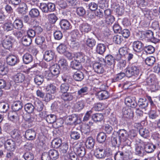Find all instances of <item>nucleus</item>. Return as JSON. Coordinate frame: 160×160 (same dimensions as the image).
I'll use <instances>...</instances> for the list:
<instances>
[{
  "mask_svg": "<svg viewBox=\"0 0 160 160\" xmlns=\"http://www.w3.org/2000/svg\"><path fill=\"white\" fill-rule=\"evenodd\" d=\"M125 70L126 77L128 78L133 76L137 77L140 74L141 68L137 63H135L128 66Z\"/></svg>",
  "mask_w": 160,
  "mask_h": 160,
  "instance_id": "f257e3e1",
  "label": "nucleus"
},
{
  "mask_svg": "<svg viewBox=\"0 0 160 160\" xmlns=\"http://www.w3.org/2000/svg\"><path fill=\"white\" fill-rule=\"evenodd\" d=\"M143 44L142 42L139 41H135L132 44L133 49L134 52H140L143 49Z\"/></svg>",
  "mask_w": 160,
  "mask_h": 160,
  "instance_id": "f3484780",
  "label": "nucleus"
},
{
  "mask_svg": "<svg viewBox=\"0 0 160 160\" xmlns=\"http://www.w3.org/2000/svg\"><path fill=\"white\" fill-rule=\"evenodd\" d=\"M141 10L145 17L149 20L160 18L159 13L157 9H150L145 8H141Z\"/></svg>",
  "mask_w": 160,
  "mask_h": 160,
  "instance_id": "20e7f679",
  "label": "nucleus"
},
{
  "mask_svg": "<svg viewBox=\"0 0 160 160\" xmlns=\"http://www.w3.org/2000/svg\"><path fill=\"white\" fill-rule=\"evenodd\" d=\"M97 96L99 100H102L108 98L109 97V93L106 90H102L98 92Z\"/></svg>",
  "mask_w": 160,
  "mask_h": 160,
  "instance_id": "2f4dec72",
  "label": "nucleus"
},
{
  "mask_svg": "<svg viewBox=\"0 0 160 160\" xmlns=\"http://www.w3.org/2000/svg\"><path fill=\"white\" fill-rule=\"evenodd\" d=\"M122 113L123 117L125 118L127 123L130 124L134 117L133 111L129 107H123L122 110Z\"/></svg>",
  "mask_w": 160,
  "mask_h": 160,
  "instance_id": "39448f33",
  "label": "nucleus"
},
{
  "mask_svg": "<svg viewBox=\"0 0 160 160\" xmlns=\"http://www.w3.org/2000/svg\"><path fill=\"white\" fill-rule=\"evenodd\" d=\"M58 65L59 66L60 68L63 71H65L68 69V64L67 60L64 58H61L58 61Z\"/></svg>",
  "mask_w": 160,
  "mask_h": 160,
  "instance_id": "473e14b6",
  "label": "nucleus"
},
{
  "mask_svg": "<svg viewBox=\"0 0 160 160\" xmlns=\"http://www.w3.org/2000/svg\"><path fill=\"white\" fill-rule=\"evenodd\" d=\"M114 160H123L125 157L123 152L118 151L114 153Z\"/></svg>",
  "mask_w": 160,
  "mask_h": 160,
  "instance_id": "09e8293b",
  "label": "nucleus"
},
{
  "mask_svg": "<svg viewBox=\"0 0 160 160\" xmlns=\"http://www.w3.org/2000/svg\"><path fill=\"white\" fill-rule=\"evenodd\" d=\"M4 148L5 150L10 152L14 151L16 148L15 141L13 140L8 139L5 140L4 143Z\"/></svg>",
  "mask_w": 160,
  "mask_h": 160,
  "instance_id": "1a4fd4ad",
  "label": "nucleus"
},
{
  "mask_svg": "<svg viewBox=\"0 0 160 160\" xmlns=\"http://www.w3.org/2000/svg\"><path fill=\"white\" fill-rule=\"evenodd\" d=\"M92 118L95 122H100L103 120V116L101 113H95L92 115Z\"/></svg>",
  "mask_w": 160,
  "mask_h": 160,
  "instance_id": "13d9d810",
  "label": "nucleus"
},
{
  "mask_svg": "<svg viewBox=\"0 0 160 160\" xmlns=\"http://www.w3.org/2000/svg\"><path fill=\"white\" fill-rule=\"evenodd\" d=\"M11 136L17 142L20 143L22 142L21 135L17 129H14L11 131Z\"/></svg>",
  "mask_w": 160,
  "mask_h": 160,
  "instance_id": "5701e85b",
  "label": "nucleus"
},
{
  "mask_svg": "<svg viewBox=\"0 0 160 160\" xmlns=\"http://www.w3.org/2000/svg\"><path fill=\"white\" fill-rule=\"evenodd\" d=\"M2 27L5 32H8L13 30V23L11 21H8L4 23L0 22V27Z\"/></svg>",
  "mask_w": 160,
  "mask_h": 160,
  "instance_id": "a878e982",
  "label": "nucleus"
},
{
  "mask_svg": "<svg viewBox=\"0 0 160 160\" xmlns=\"http://www.w3.org/2000/svg\"><path fill=\"white\" fill-rule=\"evenodd\" d=\"M62 78L63 81L69 85L71 84L73 82V80L72 77L68 74H64L62 76Z\"/></svg>",
  "mask_w": 160,
  "mask_h": 160,
  "instance_id": "37998d69",
  "label": "nucleus"
},
{
  "mask_svg": "<svg viewBox=\"0 0 160 160\" xmlns=\"http://www.w3.org/2000/svg\"><path fill=\"white\" fill-rule=\"evenodd\" d=\"M36 133L32 129H28L25 132L24 137L27 140L31 141L34 140L36 137Z\"/></svg>",
  "mask_w": 160,
  "mask_h": 160,
  "instance_id": "dca6fc26",
  "label": "nucleus"
},
{
  "mask_svg": "<svg viewBox=\"0 0 160 160\" xmlns=\"http://www.w3.org/2000/svg\"><path fill=\"white\" fill-rule=\"evenodd\" d=\"M19 7L17 8V11L19 13L25 14L28 8H31L27 4L22 2L19 4Z\"/></svg>",
  "mask_w": 160,
  "mask_h": 160,
  "instance_id": "393cba45",
  "label": "nucleus"
},
{
  "mask_svg": "<svg viewBox=\"0 0 160 160\" xmlns=\"http://www.w3.org/2000/svg\"><path fill=\"white\" fill-rule=\"evenodd\" d=\"M139 132L140 136L145 138V139L149 136V131L148 129L145 128H140Z\"/></svg>",
  "mask_w": 160,
  "mask_h": 160,
  "instance_id": "680f3d73",
  "label": "nucleus"
},
{
  "mask_svg": "<svg viewBox=\"0 0 160 160\" xmlns=\"http://www.w3.org/2000/svg\"><path fill=\"white\" fill-rule=\"evenodd\" d=\"M67 49V47L66 43H61L57 48L58 52L61 54H64Z\"/></svg>",
  "mask_w": 160,
  "mask_h": 160,
  "instance_id": "49530a36",
  "label": "nucleus"
},
{
  "mask_svg": "<svg viewBox=\"0 0 160 160\" xmlns=\"http://www.w3.org/2000/svg\"><path fill=\"white\" fill-rule=\"evenodd\" d=\"M66 120L68 122V123L73 125H76L80 122L78 115L76 114H73L68 116Z\"/></svg>",
  "mask_w": 160,
  "mask_h": 160,
  "instance_id": "4468645a",
  "label": "nucleus"
},
{
  "mask_svg": "<svg viewBox=\"0 0 160 160\" xmlns=\"http://www.w3.org/2000/svg\"><path fill=\"white\" fill-rule=\"evenodd\" d=\"M69 146L68 144L65 143H62L61 146L59 148V150L61 154H64L68 152Z\"/></svg>",
  "mask_w": 160,
  "mask_h": 160,
  "instance_id": "6e6d98bb",
  "label": "nucleus"
},
{
  "mask_svg": "<svg viewBox=\"0 0 160 160\" xmlns=\"http://www.w3.org/2000/svg\"><path fill=\"white\" fill-rule=\"evenodd\" d=\"M89 88L86 86L82 87L77 91V98L84 97V96L87 95L88 93Z\"/></svg>",
  "mask_w": 160,
  "mask_h": 160,
  "instance_id": "412c9836",
  "label": "nucleus"
},
{
  "mask_svg": "<svg viewBox=\"0 0 160 160\" xmlns=\"http://www.w3.org/2000/svg\"><path fill=\"white\" fill-rule=\"evenodd\" d=\"M126 76V73H125L122 72H121L116 75L115 76L111 79L112 82H116L119 81L122 79Z\"/></svg>",
  "mask_w": 160,
  "mask_h": 160,
  "instance_id": "8fccbe9b",
  "label": "nucleus"
},
{
  "mask_svg": "<svg viewBox=\"0 0 160 160\" xmlns=\"http://www.w3.org/2000/svg\"><path fill=\"white\" fill-rule=\"evenodd\" d=\"M22 42L25 46H28L32 42V39L27 36H25L22 38Z\"/></svg>",
  "mask_w": 160,
  "mask_h": 160,
  "instance_id": "5fc2aeb1",
  "label": "nucleus"
},
{
  "mask_svg": "<svg viewBox=\"0 0 160 160\" xmlns=\"http://www.w3.org/2000/svg\"><path fill=\"white\" fill-rule=\"evenodd\" d=\"M9 69L7 66L3 64H0V74L2 75H6Z\"/></svg>",
  "mask_w": 160,
  "mask_h": 160,
  "instance_id": "69168bd1",
  "label": "nucleus"
},
{
  "mask_svg": "<svg viewBox=\"0 0 160 160\" xmlns=\"http://www.w3.org/2000/svg\"><path fill=\"white\" fill-rule=\"evenodd\" d=\"M73 98L72 93L66 92L63 93L61 95V98L65 101H69L72 100Z\"/></svg>",
  "mask_w": 160,
  "mask_h": 160,
  "instance_id": "a19ab883",
  "label": "nucleus"
},
{
  "mask_svg": "<svg viewBox=\"0 0 160 160\" xmlns=\"http://www.w3.org/2000/svg\"><path fill=\"white\" fill-rule=\"evenodd\" d=\"M106 62L103 58H100L98 61H95L92 64L94 72L99 74H102L105 71Z\"/></svg>",
  "mask_w": 160,
  "mask_h": 160,
  "instance_id": "7ed1b4c3",
  "label": "nucleus"
},
{
  "mask_svg": "<svg viewBox=\"0 0 160 160\" xmlns=\"http://www.w3.org/2000/svg\"><path fill=\"white\" fill-rule=\"evenodd\" d=\"M109 123L115 128H117L118 121L116 118L113 115H111L108 120Z\"/></svg>",
  "mask_w": 160,
  "mask_h": 160,
  "instance_id": "e2e57ef3",
  "label": "nucleus"
},
{
  "mask_svg": "<svg viewBox=\"0 0 160 160\" xmlns=\"http://www.w3.org/2000/svg\"><path fill=\"white\" fill-rule=\"evenodd\" d=\"M136 98L134 96H128L124 99L125 104L128 107L135 108L137 106Z\"/></svg>",
  "mask_w": 160,
  "mask_h": 160,
  "instance_id": "9b49d317",
  "label": "nucleus"
},
{
  "mask_svg": "<svg viewBox=\"0 0 160 160\" xmlns=\"http://www.w3.org/2000/svg\"><path fill=\"white\" fill-rule=\"evenodd\" d=\"M95 140L92 137H88L85 142V145L87 148L92 149L94 145Z\"/></svg>",
  "mask_w": 160,
  "mask_h": 160,
  "instance_id": "58836bf2",
  "label": "nucleus"
},
{
  "mask_svg": "<svg viewBox=\"0 0 160 160\" xmlns=\"http://www.w3.org/2000/svg\"><path fill=\"white\" fill-rule=\"evenodd\" d=\"M106 49V46L105 44L102 43H99L97 45L96 51L97 53L102 55L105 52Z\"/></svg>",
  "mask_w": 160,
  "mask_h": 160,
  "instance_id": "4c0bfd02",
  "label": "nucleus"
},
{
  "mask_svg": "<svg viewBox=\"0 0 160 160\" xmlns=\"http://www.w3.org/2000/svg\"><path fill=\"white\" fill-rule=\"evenodd\" d=\"M65 105L63 103L62 101H58L52 103L51 106V108L53 111H57L61 112L64 110V107Z\"/></svg>",
  "mask_w": 160,
  "mask_h": 160,
  "instance_id": "f8f14e48",
  "label": "nucleus"
},
{
  "mask_svg": "<svg viewBox=\"0 0 160 160\" xmlns=\"http://www.w3.org/2000/svg\"><path fill=\"white\" fill-rule=\"evenodd\" d=\"M156 59L153 56L147 57L145 60V62L148 66H152L155 62Z\"/></svg>",
  "mask_w": 160,
  "mask_h": 160,
  "instance_id": "774afa93",
  "label": "nucleus"
},
{
  "mask_svg": "<svg viewBox=\"0 0 160 160\" xmlns=\"http://www.w3.org/2000/svg\"><path fill=\"white\" fill-rule=\"evenodd\" d=\"M59 66L57 64H54L52 66L50 69V70L56 78H57L60 73V68Z\"/></svg>",
  "mask_w": 160,
  "mask_h": 160,
  "instance_id": "c85d7f7f",
  "label": "nucleus"
},
{
  "mask_svg": "<svg viewBox=\"0 0 160 160\" xmlns=\"http://www.w3.org/2000/svg\"><path fill=\"white\" fill-rule=\"evenodd\" d=\"M33 57L32 55L28 53H26L22 56L23 62L25 64H28L32 62Z\"/></svg>",
  "mask_w": 160,
  "mask_h": 160,
  "instance_id": "7c9ffc66",
  "label": "nucleus"
},
{
  "mask_svg": "<svg viewBox=\"0 0 160 160\" xmlns=\"http://www.w3.org/2000/svg\"><path fill=\"white\" fill-rule=\"evenodd\" d=\"M157 78L155 75L152 74L150 76L146 79V82L147 85L150 86L153 83H154L157 80Z\"/></svg>",
  "mask_w": 160,
  "mask_h": 160,
  "instance_id": "de8ad7c7",
  "label": "nucleus"
},
{
  "mask_svg": "<svg viewBox=\"0 0 160 160\" xmlns=\"http://www.w3.org/2000/svg\"><path fill=\"white\" fill-rule=\"evenodd\" d=\"M13 80L16 83H25L26 81L25 75L21 73H18L13 76Z\"/></svg>",
  "mask_w": 160,
  "mask_h": 160,
  "instance_id": "a211bd4d",
  "label": "nucleus"
},
{
  "mask_svg": "<svg viewBox=\"0 0 160 160\" xmlns=\"http://www.w3.org/2000/svg\"><path fill=\"white\" fill-rule=\"evenodd\" d=\"M22 107V102L20 101L14 102L12 105V108L14 112H17Z\"/></svg>",
  "mask_w": 160,
  "mask_h": 160,
  "instance_id": "c9c22d12",
  "label": "nucleus"
},
{
  "mask_svg": "<svg viewBox=\"0 0 160 160\" xmlns=\"http://www.w3.org/2000/svg\"><path fill=\"white\" fill-rule=\"evenodd\" d=\"M14 41L13 38L11 36H6L2 42V46L5 49L10 50L12 48L13 42Z\"/></svg>",
  "mask_w": 160,
  "mask_h": 160,
  "instance_id": "ddd939ff",
  "label": "nucleus"
},
{
  "mask_svg": "<svg viewBox=\"0 0 160 160\" xmlns=\"http://www.w3.org/2000/svg\"><path fill=\"white\" fill-rule=\"evenodd\" d=\"M44 81L43 76L41 75H37L35 76L34 78V82L35 84L39 86L41 85Z\"/></svg>",
  "mask_w": 160,
  "mask_h": 160,
  "instance_id": "864d4df0",
  "label": "nucleus"
},
{
  "mask_svg": "<svg viewBox=\"0 0 160 160\" xmlns=\"http://www.w3.org/2000/svg\"><path fill=\"white\" fill-rule=\"evenodd\" d=\"M32 102L33 104L34 109H36L39 112L41 111L42 110L43 104L37 98H34Z\"/></svg>",
  "mask_w": 160,
  "mask_h": 160,
  "instance_id": "4be33fe9",
  "label": "nucleus"
},
{
  "mask_svg": "<svg viewBox=\"0 0 160 160\" xmlns=\"http://www.w3.org/2000/svg\"><path fill=\"white\" fill-rule=\"evenodd\" d=\"M52 159H56L59 157V153L58 151L52 149L49 150L48 153Z\"/></svg>",
  "mask_w": 160,
  "mask_h": 160,
  "instance_id": "bf43d9fd",
  "label": "nucleus"
},
{
  "mask_svg": "<svg viewBox=\"0 0 160 160\" xmlns=\"http://www.w3.org/2000/svg\"><path fill=\"white\" fill-rule=\"evenodd\" d=\"M118 136L120 142L124 144L130 145L131 142L128 139V133L124 129H119L117 132Z\"/></svg>",
  "mask_w": 160,
  "mask_h": 160,
  "instance_id": "423d86ee",
  "label": "nucleus"
},
{
  "mask_svg": "<svg viewBox=\"0 0 160 160\" xmlns=\"http://www.w3.org/2000/svg\"><path fill=\"white\" fill-rule=\"evenodd\" d=\"M19 115L18 114L17 112L13 111L10 112L8 114L9 119L12 122L16 123L19 119Z\"/></svg>",
  "mask_w": 160,
  "mask_h": 160,
  "instance_id": "bb28decb",
  "label": "nucleus"
},
{
  "mask_svg": "<svg viewBox=\"0 0 160 160\" xmlns=\"http://www.w3.org/2000/svg\"><path fill=\"white\" fill-rule=\"evenodd\" d=\"M106 64L110 66L111 68L113 69L115 64V58L111 55H108L105 57V59Z\"/></svg>",
  "mask_w": 160,
  "mask_h": 160,
  "instance_id": "b1692460",
  "label": "nucleus"
},
{
  "mask_svg": "<svg viewBox=\"0 0 160 160\" xmlns=\"http://www.w3.org/2000/svg\"><path fill=\"white\" fill-rule=\"evenodd\" d=\"M55 56V53L52 50L46 51L43 56L44 59L47 62H49L52 60Z\"/></svg>",
  "mask_w": 160,
  "mask_h": 160,
  "instance_id": "cd10ccee",
  "label": "nucleus"
},
{
  "mask_svg": "<svg viewBox=\"0 0 160 160\" xmlns=\"http://www.w3.org/2000/svg\"><path fill=\"white\" fill-rule=\"evenodd\" d=\"M84 106V101L82 100L78 101L75 104L74 109L76 112H79L82 110Z\"/></svg>",
  "mask_w": 160,
  "mask_h": 160,
  "instance_id": "4d7b16f0",
  "label": "nucleus"
},
{
  "mask_svg": "<svg viewBox=\"0 0 160 160\" xmlns=\"http://www.w3.org/2000/svg\"><path fill=\"white\" fill-rule=\"evenodd\" d=\"M106 133L101 132L98 134L97 136V139L99 142L102 143L104 142L106 140Z\"/></svg>",
  "mask_w": 160,
  "mask_h": 160,
  "instance_id": "603ef678",
  "label": "nucleus"
},
{
  "mask_svg": "<svg viewBox=\"0 0 160 160\" xmlns=\"http://www.w3.org/2000/svg\"><path fill=\"white\" fill-rule=\"evenodd\" d=\"M137 103L139 107L142 108H145L148 107V102L145 98H141L139 99Z\"/></svg>",
  "mask_w": 160,
  "mask_h": 160,
  "instance_id": "f704fd0d",
  "label": "nucleus"
},
{
  "mask_svg": "<svg viewBox=\"0 0 160 160\" xmlns=\"http://www.w3.org/2000/svg\"><path fill=\"white\" fill-rule=\"evenodd\" d=\"M84 74L81 72L78 71L73 75L74 79L76 81H81L84 78Z\"/></svg>",
  "mask_w": 160,
  "mask_h": 160,
  "instance_id": "79ce46f5",
  "label": "nucleus"
},
{
  "mask_svg": "<svg viewBox=\"0 0 160 160\" xmlns=\"http://www.w3.org/2000/svg\"><path fill=\"white\" fill-rule=\"evenodd\" d=\"M24 109L25 111L28 113H32L34 110L33 105L30 103L25 104L24 106Z\"/></svg>",
  "mask_w": 160,
  "mask_h": 160,
  "instance_id": "3c124183",
  "label": "nucleus"
},
{
  "mask_svg": "<svg viewBox=\"0 0 160 160\" xmlns=\"http://www.w3.org/2000/svg\"><path fill=\"white\" fill-rule=\"evenodd\" d=\"M111 8L118 15H121L124 12V7L120 6L118 2H114L111 4Z\"/></svg>",
  "mask_w": 160,
  "mask_h": 160,
  "instance_id": "2eb2a0df",
  "label": "nucleus"
},
{
  "mask_svg": "<svg viewBox=\"0 0 160 160\" xmlns=\"http://www.w3.org/2000/svg\"><path fill=\"white\" fill-rule=\"evenodd\" d=\"M75 153L80 158L83 157L85 155V148L82 146H78L75 148Z\"/></svg>",
  "mask_w": 160,
  "mask_h": 160,
  "instance_id": "e433bc0d",
  "label": "nucleus"
},
{
  "mask_svg": "<svg viewBox=\"0 0 160 160\" xmlns=\"http://www.w3.org/2000/svg\"><path fill=\"white\" fill-rule=\"evenodd\" d=\"M96 43V41L92 38H86L85 41L86 45L91 49L95 46Z\"/></svg>",
  "mask_w": 160,
  "mask_h": 160,
  "instance_id": "a18cd8bd",
  "label": "nucleus"
},
{
  "mask_svg": "<svg viewBox=\"0 0 160 160\" xmlns=\"http://www.w3.org/2000/svg\"><path fill=\"white\" fill-rule=\"evenodd\" d=\"M125 146L123 147L122 151L124 152L125 158L129 157L132 154L131 148L130 145L124 144Z\"/></svg>",
  "mask_w": 160,
  "mask_h": 160,
  "instance_id": "c03bdc74",
  "label": "nucleus"
},
{
  "mask_svg": "<svg viewBox=\"0 0 160 160\" xmlns=\"http://www.w3.org/2000/svg\"><path fill=\"white\" fill-rule=\"evenodd\" d=\"M56 119V116L54 114H50L46 115V120L48 123L52 124L55 123Z\"/></svg>",
  "mask_w": 160,
  "mask_h": 160,
  "instance_id": "052dcab7",
  "label": "nucleus"
},
{
  "mask_svg": "<svg viewBox=\"0 0 160 160\" xmlns=\"http://www.w3.org/2000/svg\"><path fill=\"white\" fill-rule=\"evenodd\" d=\"M43 75L48 80H54L56 78L50 70L45 71L44 72Z\"/></svg>",
  "mask_w": 160,
  "mask_h": 160,
  "instance_id": "338daca9",
  "label": "nucleus"
},
{
  "mask_svg": "<svg viewBox=\"0 0 160 160\" xmlns=\"http://www.w3.org/2000/svg\"><path fill=\"white\" fill-rule=\"evenodd\" d=\"M91 25L87 23H84L79 26V29L82 33H88L91 30Z\"/></svg>",
  "mask_w": 160,
  "mask_h": 160,
  "instance_id": "c756f323",
  "label": "nucleus"
},
{
  "mask_svg": "<svg viewBox=\"0 0 160 160\" xmlns=\"http://www.w3.org/2000/svg\"><path fill=\"white\" fill-rule=\"evenodd\" d=\"M59 24L62 30L67 31L70 29L72 28V25L70 22L66 19H62L61 20Z\"/></svg>",
  "mask_w": 160,
  "mask_h": 160,
  "instance_id": "aec40b11",
  "label": "nucleus"
},
{
  "mask_svg": "<svg viewBox=\"0 0 160 160\" xmlns=\"http://www.w3.org/2000/svg\"><path fill=\"white\" fill-rule=\"evenodd\" d=\"M40 8L43 12L48 13L54 11L55 5L52 3H40Z\"/></svg>",
  "mask_w": 160,
  "mask_h": 160,
  "instance_id": "0eeeda50",
  "label": "nucleus"
},
{
  "mask_svg": "<svg viewBox=\"0 0 160 160\" xmlns=\"http://www.w3.org/2000/svg\"><path fill=\"white\" fill-rule=\"evenodd\" d=\"M149 139H144L141 142L144 146L145 152L147 153H151L154 152L156 148V146L152 143L149 142Z\"/></svg>",
  "mask_w": 160,
  "mask_h": 160,
  "instance_id": "6e6552de",
  "label": "nucleus"
},
{
  "mask_svg": "<svg viewBox=\"0 0 160 160\" xmlns=\"http://www.w3.org/2000/svg\"><path fill=\"white\" fill-rule=\"evenodd\" d=\"M6 59L7 64L11 66H15L19 61L18 57L13 54L8 55L7 56Z\"/></svg>",
  "mask_w": 160,
  "mask_h": 160,
  "instance_id": "9d476101",
  "label": "nucleus"
},
{
  "mask_svg": "<svg viewBox=\"0 0 160 160\" xmlns=\"http://www.w3.org/2000/svg\"><path fill=\"white\" fill-rule=\"evenodd\" d=\"M73 58L75 60L81 62H84L85 59V56L82 52H75Z\"/></svg>",
  "mask_w": 160,
  "mask_h": 160,
  "instance_id": "72a5a7b5",
  "label": "nucleus"
},
{
  "mask_svg": "<svg viewBox=\"0 0 160 160\" xmlns=\"http://www.w3.org/2000/svg\"><path fill=\"white\" fill-rule=\"evenodd\" d=\"M139 35L140 36L139 39L142 40L145 39L154 43L159 42V39L153 36V32L150 30L140 32Z\"/></svg>",
  "mask_w": 160,
  "mask_h": 160,
  "instance_id": "f03ea898",
  "label": "nucleus"
},
{
  "mask_svg": "<svg viewBox=\"0 0 160 160\" xmlns=\"http://www.w3.org/2000/svg\"><path fill=\"white\" fill-rule=\"evenodd\" d=\"M112 155V150L105 151L102 152H95L94 155L98 159H103Z\"/></svg>",
  "mask_w": 160,
  "mask_h": 160,
  "instance_id": "6ab92c4d",
  "label": "nucleus"
},
{
  "mask_svg": "<svg viewBox=\"0 0 160 160\" xmlns=\"http://www.w3.org/2000/svg\"><path fill=\"white\" fill-rule=\"evenodd\" d=\"M13 25L15 29L19 30H21L23 26L22 21L19 19H16Z\"/></svg>",
  "mask_w": 160,
  "mask_h": 160,
  "instance_id": "ea45409f",
  "label": "nucleus"
},
{
  "mask_svg": "<svg viewBox=\"0 0 160 160\" xmlns=\"http://www.w3.org/2000/svg\"><path fill=\"white\" fill-rule=\"evenodd\" d=\"M144 51L147 54L153 53L155 51V48L152 45H148L145 46L143 48Z\"/></svg>",
  "mask_w": 160,
  "mask_h": 160,
  "instance_id": "0e129e2a",
  "label": "nucleus"
}]
</instances>
